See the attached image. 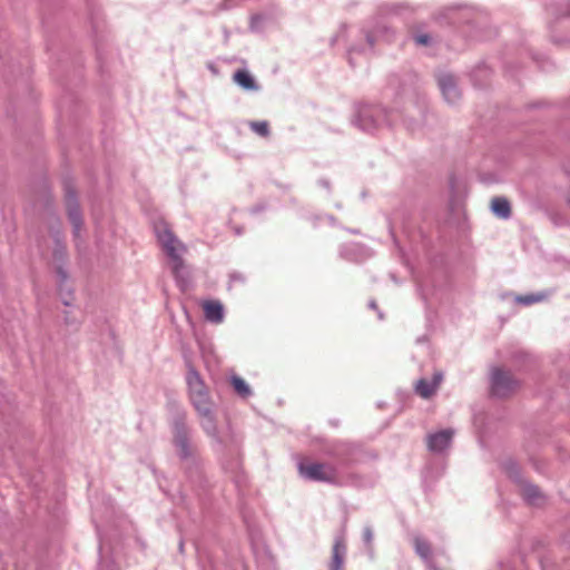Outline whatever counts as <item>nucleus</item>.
Returning <instances> with one entry per match:
<instances>
[{"label":"nucleus","mask_w":570,"mask_h":570,"mask_svg":"<svg viewBox=\"0 0 570 570\" xmlns=\"http://www.w3.org/2000/svg\"><path fill=\"white\" fill-rule=\"evenodd\" d=\"M186 384L190 403L197 412L202 429L214 441L222 443L217 428L215 402L205 381L191 365H188Z\"/></svg>","instance_id":"f257e3e1"},{"label":"nucleus","mask_w":570,"mask_h":570,"mask_svg":"<svg viewBox=\"0 0 570 570\" xmlns=\"http://www.w3.org/2000/svg\"><path fill=\"white\" fill-rule=\"evenodd\" d=\"M155 232L163 250L169 258L170 268L177 285L181 291H186L189 286V272L183 259V255L186 253V246L166 225H157Z\"/></svg>","instance_id":"f03ea898"},{"label":"nucleus","mask_w":570,"mask_h":570,"mask_svg":"<svg viewBox=\"0 0 570 570\" xmlns=\"http://www.w3.org/2000/svg\"><path fill=\"white\" fill-rule=\"evenodd\" d=\"M392 121L383 109L374 106H362L353 119V124L364 131H372L383 124Z\"/></svg>","instance_id":"7ed1b4c3"},{"label":"nucleus","mask_w":570,"mask_h":570,"mask_svg":"<svg viewBox=\"0 0 570 570\" xmlns=\"http://www.w3.org/2000/svg\"><path fill=\"white\" fill-rule=\"evenodd\" d=\"M299 475L309 481L334 483L337 480V471L332 464L318 462L298 463Z\"/></svg>","instance_id":"20e7f679"},{"label":"nucleus","mask_w":570,"mask_h":570,"mask_svg":"<svg viewBox=\"0 0 570 570\" xmlns=\"http://www.w3.org/2000/svg\"><path fill=\"white\" fill-rule=\"evenodd\" d=\"M518 386V382L512 375L499 367L491 372V391L494 396L504 397L512 393Z\"/></svg>","instance_id":"39448f33"},{"label":"nucleus","mask_w":570,"mask_h":570,"mask_svg":"<svg viewBox=\"0 0 570 570\" xmlns=\"http://www.w3.org/2000/svg\"><path fill=\"white\" fill-rule=\"evenodd\" d=\"M438 83L443 98L449 104H455L460 100L461 90L458 86L456 78L452 73L445 71L440 72L438 75Z\"/></svg>","instance_id":"423d86ee"},{"label":"nucleus","mask_w":570,"mask_h":570,"mask_svg":"<svg viewBox=\"0 0 570 570\" xmlns=\"http://www.w3.org/2000/svg\"><path fill=\"white\" fill-rule=\"evenodd\" d=\"M174 443L178 454L187 459L193 454V448L189 443V431L181 422H176L174 426Z\"/></svg>","instance_id":"0eeeda50"},{"label":"nucleus","mask_w":570,"mask_h":570,"mask_svg":"<svg viewBox=\"0 0 570 570\" xmlns=\"http://www.w3.org/2000/svg\"><path fill=\"white\" fill-rule=\"evenodd\" d=\"M453 435L454 431L452 429H445L429 434L426 438L428 449L434 453L443 452L450 446Z\"/></svg>","instance_id":"6e6552de"},{"label":"nucleus","mask_w":570,"mask_h":570,"mask_svg":"<svg viewBox=\"0 0 570 570\" xmlns=\"http://www.w3.org/2000/svg\"><path fill=\"white\" fill-rule=\"evenodd\" d=\"M66 203H67L68 216L73 226V234L76 237H78L79 232L81 229V225H82V218H81V214H80L77 200H76V195L69 188H67V190H66Z\"/></svg>","instance_id":"1a4fd4ad"},{"label":"nucleus","mask_w":570,"mask_h":570,"mask_svg":"<svg viewBox=\"0 0 570 570\" xmlns=\"http://www.w3.org/2000/svg\"><path fill=\"white\" fill-rule=\"evenodd\" d=\"M443 381V373L442 372H434L431 380L428 379H421L415 384V392L423 399L431 397L436 390L439 389L441 382Z\"/></svg>","instance_id":"9d476101"},{"label":"nucleus","mask_w":570,"mask_h":570,"mask_svg":"<svg viewBox=\"0 0 570 570\" xmlns=\"http://www.w3.org/2000/svg\"><path fill=\"white\" fill-rule=\"evenodd\" d=\"M346 557V544L343 535H338L334 540L332 548V557L328 563V570H344V561Z\"/></svg>","instance_id":"9b49d317"},{"label":"nucleus","mask_w":570,"mask_h":570,"mask_svg":"<svg viewBox=\"0 0 570 570\" xmlns=\"http://www.w3.org/2000/svg\"><path fill=\"white\" fill-rule=\"evenodd\" d=\"M205 318L212 323L219 324L224 320V307L218 301H206L203 304Z\"/></svg>","instance_id":"f8f14e48"},{"label":"nucleus","mask_w":570,"mask_h":570,"mask_svg":"<svg viewBox=\"0 0 570 570\" xmlns=\"http://www.w3.org/2000/svg\"><path fill=\"white\" fill-rule=\"evenodd\" d=\"M233 80L246 91H258L261 88L255 78L245 69L237 70L233 76Z\"/></svg>","instance_id":"ddd939ff"},{"label":"nucleus","mask_w":570,"mask_h":570,"mask_svg":"<svg viewBox=\"0 0 570 570\" xmlns=\"http://www.w3.org/2000/svg\"><path fill=\"white\" fill-rule=\"evenodd\" d=\"M414 549L415 552L423 559V561L426 563V566L431 570H439L433 566L432 558H431V547L426 540H424L421 537L414 538Z\"/></svg>","instance_id":"4468645a"},{"label":"nucleus","mask_w":570,"mask_h":570,"mask_svg":"<svg viewBox=\"0 0 570 570\" xmlns=\"http://www.w3.org/2000/svg\"><path fill=\"white\" fill-rule=\"evenodd\" d=\"M522 495L527 502L532 505H540L544 502V495L533 484H524L522 488Z\"/></svg>","instance_id":"2eb2a0df"},{"label":"nucleus","mask_w":570,"mask_h":570,"mask_svg":"<svg viewBox=\"0 0 570 570\" xmlns=\"http://www.w3.org/2000/svg\"><path fill=\"white\" fill-rule=\"evenodd\" d=\"M342 255H344L346 258L351 261H361L370 256L371 254L367 248L358 244H351L343 248Z\"/></svg>","instance_id":"dca6fc26"},{"label":"nucleus","mask_w":570,"mask_h":570,"mask_svg":"<svg viewBox=\"0 0 570 570\" xmlns=\"http://www.w3.org/2000/svg\"><path fill=\"white\" fill-rule=\"evenodd\" d=\"M491 209L495 216L500 218H509L511 215V207L508 199L503 197H495L491 202Z\"/></svg>","instance_id":"f3484780"},{"label":"nucleus","mask_w":570,"mask_h":570,"mask_svg":"<svg viewBox=\"0 0 570 570\" xmlns=\"http://www.w3.org/2000/svg\"><path fill=\"white\" fill-rule=\"evenodd\" d=\"M230 383L235 390V392L242 397H248L252 395V390L249 385L239 376L233 375L230 377Z\"/></svg>","instance_id":"a211bd4d"},{"label":"nucleus","mask_w":570,"mask_h":570,"mask_svg":"<svg viewBox=\"0 0 570 570\" xmlns=\"http://www.w3.org/2000/svg\"><path fill=\"white\" fill-rule=\"evenodd\" d=\"M548 297L547 293H538V294H528V295H520L515 297V302L522 304V305H531L534 303L542 302Z\"/></svg>","instance_id":"6ab92c4d"},{"label":"nucleus","mask_w":570,"mask_h":570,"mask_svg":"<svg viewBox=\"0 0 570 570\" xmlns=\"http://www.w3.org/2000/svg\"><path fill=\"white\" fill-rule=\"evenodd\" d=\"M250 128L257 135L262 137H266L269 134V127L267 121H253L250 122Z\"/></svg>","instance_id":"aec40b11"},{"label":"nucleus","mask_w":570,"mask_h":570,"mask_svg":"<svg viewBox=\"0 0 570 570\" xmlns=\"http://www.w3.org/2000/svg\"><path fill=\"white\" fill-rule=\"evenodd\" d=\"M387 32H389V30L386 27H377L374 32L367 33L366 39H367L370 47L373 46V43L377 37H385V35H387ZM389 39H390L389 36H386V40H389Z\"/></svg>","instance_id":"412c9836"},{"label":"nucleus","mask_w":570,"mask_h":570,"mask_svg":"<svg viewBox=\"0 0 570 570\" xmlns=\"http://www.w3.org/2000/svg\"><path fill=\"white\" fill-rule=\"evenodd\" d=\"M373 531L370 527H365L363 529V540L364 542L367 544V546H371L372 541H373Z\"/></svg>","instance_id":"4be33fe9"},{"label":"nucleus","mask_w":570,"mask_h":570,"mask_svg":"<svg viewBox=\"0 0 570 570\" xmlns=\"http://www.w3.org/2000/svg\"><path fill=\"white\" fill-rule=\"evenodd\" d=\"M414 40L417 45L426 46L430 43L431 37L429 35H417Z\"/></svg>","instance_id":"5701e85b"},{"label":"nucleus","mask_w":570,"mask_h":570,"mask_svg":"<svg viewBox=\"0 0 570 570\" xmlns=\"http://www.w3.org/2000/svg\"><path fill=\"white\" fill-rule=\"evenodd\" d=\"M58 276L61 282H65L67 279V274L61 268L58 269Z\"/></svg>","instance_id":"b1692460"},{"label":"nucleus","mask_w":570,"mask_h":570,"mask_svg":"<svg viewBox=\"0 0 570 570\" xmlns=\"http://www.w3.org/2000/svg\"><path fill=\"white\" fill-rule=\"evenodd\" d=\"M230 279L234 281H243L242 275L239 274H232Z\"/></svg>","instance_id":"393cba45"},{"label":"nucleus","mask_w":570,"mask_h":570,"mask_svg":"<svg viewBox=\"0 0 570 570\" xmlns=\"http://www.w3.org/2000/svg\"><path fill=\"white\" fill-rule=\"evenodd\" d=\"M510 475H511L512 478H517V475H518V472H517V469H515V466H514V465H512V466H511Z\"/></svg>","instance_id":"a878e982"},{"label":"nucleus","mask_w":570,"mask_h":570,"mask_svg":"<svg viewBox=\"0 0 570 570\" xmlns=\"http://www.w3.org/2000/svg\"><path fill=\"white\" fill-rule=\"evenodd\" d=\"M368 306H370V308L376 309V303H375V301H371V302L368 303Z\"/></svg>","instance_id":"bb28decb"},{"label":"nucleus","mask_w":570,"mask_h":570,"mask_svg":"<svg viewBox=\"0 0 570 570\" xmlns=\"http://www.w3.org/2000/svg\"><path fill=\"white\" fill-rule=\"evenodd\" d=\"M322 184L324 185V187H328V184L326 181H322Z\"/></svg>","instance_id":"cd10ccee"},{"label":"nucleus","mask_w":570,"mask_h":570,"mask_svg":"<svg viewBox=\"0 0 570 570\" xmlns=\"http://www.w3.org/2000/svg\"><path fill=\"white\" fill-rule=\"evenodd\" d=\"M569 41H570V39H569Z\"/></svg>","instance_id":"c85d7f7f"},{"label":"nucleus","mask_w":570,"mask_h":570,"mask_svg":"<svg viewBox=\"0 0 570 570\" xmlns=\"http://www.w3.org/2000/svg\"><path fill=\"white\" fill-rule=\"evenodd\" d=\"M569 202H570V199H569Z\"/></svg>","instance_id":"c756f323"}]
</instances>
